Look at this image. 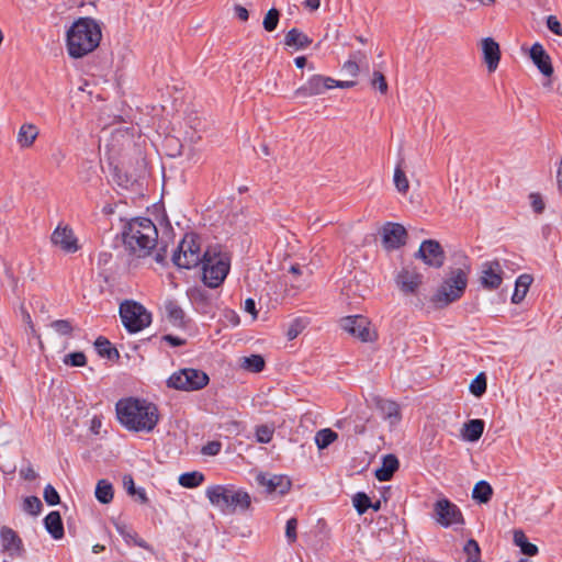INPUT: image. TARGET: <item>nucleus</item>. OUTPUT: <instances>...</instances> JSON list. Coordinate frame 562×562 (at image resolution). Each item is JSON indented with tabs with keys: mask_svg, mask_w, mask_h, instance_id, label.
<instances>
[{
	"mask_svg": "<svg viewBox=\"0 0 562 562\" xmlns=\"http://www.w3.org/2000/svg\"><path fill=\"white\" fill-rule=\"evenodd\" d=\"M115 409L121 425L131 431L150 432L159 422L158 407L146 400L122 398L116 403Z\"/></svg>",
	"mask_w": 562,
	"mask_h": 562,
	"instance_id": "obj_1",
	"label": "nucleus"
},
{
	"mask_svg": "<svg viewBox=\"0 0 562 562\" xmlns=\"http://www.w3.org/2000/svg\"><path fill=\"white\" fill-rule=\"evenodd\" d=\"M426 283H400V291L413 295L416 306L442 308L462 296L468 283H441L436 289H426Z\"/></svg>",
	"mask_w": 562,
	"mask_h": 562,
	"instance_id": "obj_2",
	"label": "nucleus"
},
{
	"mask_svg": "<svg viewBox=\"0 0 562 562\" xmlns=\"http://www.w3.org/2000/svg\"><path fill=\"white\" fill-rule=\"evenodd\" d=\"M101 38V27L94 19L79 18L66 33L67 52L72 58H82L99 46Z\"/></svg>",
	"mask_w": 562,
	"mask_h": 562,
	"instance_id": "obj_3",
	"label": "nucleus"
},
{
	"mask_svg": "<svg viewBox=\"0 0 562 562\" xmlns=\"http://www.w3.org/2000/svg\"><path fill=\"white\" fill-rule=\"evenodd\" d=\"M122 235L126 248L138 257L149 255L157 245L158 231L147 217L131 220L124 226Z\"/></svg>",
	"mask_w": 562,
	"mask_h": 562,
	"instance_id": "obj_4",
	"label": "nucleus"
},
{
	"mask_svg": "<svg viewBox=\"0 0 562 562\" xmlns=\"http://www.w3.org/2000/svg\"><path fill=\"white\" fill-rule=\"evenodd\" d=\"M205 496L212 506L226 515L244 513L251 506L249 493L232 484L211 485L206 488Z\"/></svg>",
	"mask_w": 562,
	"mask_h": 562,
	"instance_id": "obj_5",
	"label": "nucleus"
},
{
	"mask_svg": "<svg viewBox=\"0 0 562 562\" xmlns=\"http://www.w3.org/2000/svg\"><path fill=\"white\" fill-rule=\"evenodd\" d=\"M232 256L220 245L210 246L203 252L201 281H225L231 270Z\"/></svg>",
	"mask_w": 562,
	"mask_h": 562,
	"instance_id": "obj_6",
	"label": "nucleus"
},
{
	"mask_svg": "<svg viewBox=\"0 0 562 562\" xmlns=\"http://www.w3.org/2000/svg\"><path fill=\"white\" fill-rule=\"evenodd\" d=\"M119 313L122 324L131 334L143 330L151 323V314L140 303L133 300L122 301Z\"/></svg>",
	"mask_w": 562,
	"mask_h": 562,
	"instance_id": "obj_7",
	"label": "nucleus"
},
{
	"mask_svg": "<svg viewBox=\"0 0 562 562\" xmlns=\"http://www.w3.org/2000/svg\"><path fill=\"white\" fill-rule=\"evenodd\" d=\"M209 375L199 369L184 368L173 372L167 380V386L180 391H198L207 385Z\"/></svg>",
	"mask_w": 562,
	"mask_h": 562,
	"instance_id": "obj_8",
	"label": "nucleus"
},
{
	"mask_svg": "<svg viewBox=\"0 0 562 562\" xmlns=\"http://www.w3.org/2000/svg\"><path fill=\"white\" fill-rule=\"evenodd\" d=\"M436 521L442 527L463 525L464 518L460 508L448 498H440L434 504Z\"/></svg>",
	"mask_w": 562,
	"mask_h": 562,
	"instance_id": "obj_9",
	"label": "nucleus"
},
{
	"mask_svg": "<svg viewBox=\"0 0 562 562\" xmlns=\"http://www.w3.org/2000/svg\"><path fill=\"white\" fill-rule=\"evenodd\" d=\"M414 257L435 269L441 268L446 260L445 250L436 239L423 240Z\"/></svg>",
	"mask_w": 562,
	"mask_h": 562,
	"instance_id": "obj_10",
	"label": "nucleus"
},
{
	"mask_svg": "<svg viewBox=\"0 0 562 562\" xmlns=\"http://www.w3.org/2000/svg\"><path fill=\"white\" fill-rule=\"evenodd\" d=\"M447 279L445 281H468L471 272L469 257L462 250L450 254Z\"/></svg>",
	"mask_w": 562,
	"mask_h": 562,
	"instance_id": "obj_11",
	"label": "nucleus"
},
{
	"mask_svg": "<svg viewBox=\"0 0 562 562\" xmlns=\"http://www.w3.org/2000/svg\"><path fill=\"white\" fill-rule=\"evenodd\" d=\"M407 232L397 223H387L382 228V245L386 250H395L406 244Z\"/></svg>",
	"mask_w": 562,
	"mask_h": 562,
	"instance_id": "obj_12",
	"label": "nucleus"
},
{
	"mask_svg": "<svg viewBox=\"0 0 562 562\" xmlns=\"http://www.w3.org/2000/svg\"><path fill=\"white\" fill-rule=\"evenodd\" d=\"M335 79L322 75L312 76L303 86L294 92L295 97L308 98L324 93L334 88Z\"/></svg>",
	"mask_w": 562,
	"mask_h": 562,
	"instance_id": "obj_13",
	"label": "nucleus"
},
{
	"mask_svg": "<svg viewBox=\"0 0 562 562\" xmlns=\"http://www.w3.org/2000/svg\"><path fill=\"white\" fill-rule=\"evenodd\" d=\"M340 327L351 336L359 338L361 341H370L371 334L369 322L361 315L346 316L339 321Z\"/></svg>",
	"mask_w": 562,
	"mask_h": 562,
	"instance_id": "obj_14",
	"label": "nucleus"
},
{
	"mask_svg": "<svg viewBox=\"0 0 562 562\" xmlns=\"http://www.w3.org/2000/svg\"><path fill=\"white\" fill-rule=\"evenodd\" d=\"M50 240L53 245L57 246L66 254H74L79 249L78 239L68 225L63 226L59 224L54 229Z\"/></svg>",
	"mask_w": 562,
	"mask_h": 562,
	"instance_id": "obj_15",
	"label": "nucleus"
},
{
	"mask_svg": "<svg viewBox=\"0 0 562 562\" xmlns=\"http://www.w3.org/2000/svg\"><path fill=\"white\" fill-rule=\"evenodd\" d=\"M222 283H196L188 289L187 294L191 302L196 304H211L218 297L217 289Z\"/></svg>",
	"mask_w": 562,
	"mask_h": 562,
	"instance_id": "obj_16",
	"label": "nucleus"
},
{
	"mask_svg": "<svg viewBox=\"0 0 562 562\" xmlns=\"http://www.w3.org/2000/svg\"><path fill=\"white\" fill-rule=\"evenodd\" d=\"M257 482L260 486H263L269 494L278 493L283 495L291 488V481L285 475H272L268 477L265 474H259Z\"/></svg>",
	"mask_w": 562,
	"mask_h": 562,
	"instance_id": "obj_17",
	"label": "nucleus"
},
{
	"mask_svg": "<svg viewBox=\"0 0 562 562\" xmlns=\"http://www.w3.org/2000/svg\"><path fill=\"white\" fill-rule=\"evenodd\" d=\"M0 538L3 551L10 557H20L23 553L22 540L13 529L2 527Z\"/></svg>",
	"mask_w": 562,
	"mask_h": 562,
	"instance_id": "obj_18",
	"label": "nucleus"
},
{
	"mask_svg": "<svg viewBox=\"0 0 562 562\" xmlns=\"http://www.w3.org/2000/svg\"><path fill=\"white\" fill-rule=\"evenodd\" d=\"M481 48L483 53V60L486 64L487 70L494 72L499 64L501 49L497 42L492 37H485L481 42Z\"/></svg>",
	"mask_w": 562,
	"mask_h": 562,
	"instance_id": "obj_19",
	"label": "nucleus"
},
{
	"mask_svg": "<svg viewBox=\"0 0 562 562\" xmlns=\"http://www.w3.org/2000/svg\"><path fill=\"white\" fill-rule=\"evenodd\" d=\"M510 279H513V276L506 274L504 266L498 260L486 261L481 266L479 281H504Z\"/></svg>",
	"mask_w": 562,
	"mask_h": 562,
	"instance_id": "obj_20",
	"label": "nucleus"
},
{
	"mask_svg": "<svg viewBox=\"0 0 562 562\" xmlns=\"http://www.w3.org/2000/svg\"><path fill=\"white\" fill-rule=\"evenodd\" d=\"M530 58L543 76H552L553 67L551 64V58L540 43H535L531 46Z\"/></svg>",
	"mask_w": 562,
	"mask_h": 562,
	"instance_id": "obj_21",
	"label": "nucleus"
},
{
	"mask_svg": "<svg viewBox=\"0 0 562 562\" xmlns=\"http://www.w3.org/2000/svg\"><path fill=\"white\" fill-rule=\"evenodd\" d=\"M165 314L168 322L176 328H186L187 319L184 311L178 305L177 302L168 300L164 305Z\"/></svg>",
	"mask_w": 562,
	"mask_h": 562,
	"instance_id": "obj_22",
	"label": "nucleus"
},
{
	"mask_svg": "<svg viewBox=\"0 0 562 562\" xmlns=\"http://www.w3.org/2000/svg\"><path fill=\"white\" fill-rule=\"evenodd\" d=\"M374 403L376 409L380 412L383 418L389 419L392 425L401 419L400 407L397 403L382 397H375Z\"/></svg>",
	"mask_w": 562,
	"mask_h": 562,
	"instance_id": "obj_23",
	"label": "nucleus"
},
{
	"mask_svg": "<svg viewBox=\"0 0 562 562\" xmlns=\"http://www.w3.org/2000/svg\"><path fill=\"white\" fill-rule=\"evenodd\" d=\"M398 460L394 454H386L383 458L382 467L375 470V477L380 482L391 480L394 472L398 469Z\"/></svg>",
	"mask_w": 562,
	"mask_h": 562,
	"instance_id": "obj_24",
	"label": "nucleus"
},
{
	"mask_svg": "<svg viewBox=\"0 0 562 562\" xmlns=\"http://www.w3.org/2000/svg\"><path fill=\"white\" fill-rule=\"evenodd\" d=\"M114 527L116 531L123 537V539L130 543L133 542L135 546L143 548L147 551H153L150 544H148L144 539H140L136 532H134L127 525L121 521H115Z\"/></svg>",
	"mask_w": 562,
	"mask_h": 562,
	"instance_id": "obj_25",
	"label": "nucleus"
},
{
	"mask_svg": "<svg viewBox=\"0 0 562 562\" xmlns=\"http://www.w3.org/2000/svg\"><path fill=\"white\" fill-rule=\"evenodd\" d=\"M44 525L54 539H61L64 537V526L59 512H50L45 517Z\"/></svg>",
	"mask_w": 562,
	"mask_h": 562,
	"instance_id": "obj_26",
	"label": "nucleus"
},
{
	"mask_svg": "<svg viewBox=\"0 0 562 562\" xmlns=\"http://www.w3.org/2000/svg\"><path fill=\"white\" fill-rule=\"evenodd\" d=\"M311 43L312 40L295 27L291 29L284 37V44L289 47H294L295 49H304L311 45Z\"/></svg>",
	"mask_w": 562,
	"mask_h": 562,
	"instance_id": "obj_27",
	"label": "nucleus"
},
{
	"mask_svg": "<svg viewBox=\"0 0 562 562\" xmlns=\"http://www.w3.org/2000/svg\"><path fill=\"white\" fill-rule=\"evenodd\" d=\"M171 259H172V262L178 268L191 269V268H194L202 263L203 256L202 257H196V256L191 257L190 252L181 251V250H179V247H178L177 250L173 251Z\"/></svg>",
	"mask_w": 562,
	"mask_h": 562,
	"instance_id": "obj_28",
	"label": "nucleus"
},
{
	"mask_svg": "<svg viewBox=\"0 0 562 562\" xmlns=\"http://www.w3.org/2000/svg\"><path fill=\"white\" fill-rule=\"evenodd\" d=\"M484 431V420L471 419L463 425L462 436L470 442L477 441Z\"/></svg>",
	"mask_w": 562,
	"mask_h": 562,
	"instance_id": "obj_29",
	"label": "nucleus"
},
{
	"mask_svg": "<svg viewBox=\"0 0 562 562\" xmlns=\"http://www.w3.org/2000/svg\"><path fill=\"white\" fill-rule=\"evenodd\" d=\"M94 347L98 355L102 358H106L109 360H117L120 358L117 349L112 346L109 339L102 336L95 339Z\"/></svg>",
	"mask_w": 562,
	"mask_h": 562,
	"instance_id": "obj_30",
	"label": "nucleus"
},
{
	"mask_svg": "<svg viewBox=\"0 0 562 562\" xmlns=\"http://www.w3.org/2000/svg\"><path fill=\"white\" fill-rule=\"evenodd\" d=\"M38 135L36 126L33 124H23L18 133V143L21 147H30Z\"/></svg>",
	"mask_w": 562,
	"mask_h": 562,
	"instance_id": "obj_31",
	"label": "nucleus"
},
{
	"mask_svg": "<svg viewBox=\"0 0 562 562\" xmlns=\"http://www.w3.org/2000/svg\"><path fill=\"white\" fill-rule=\"evenodd\" d=\"M179 250L190 252V256L202 257L199 237L194 234H187L179 244Z\"/></svg>",
	"mask_w": 562,
	"mask_h": 562,
	"instance_id": "obj_32",
	"label": "nucleus"
},
{
	"mask_svg": "<svg viewBox=\"0 0 562 562\" xmlns=\"http://www.w3.org/2000/svg\"><path fill=\"white\" fill-rule=\"evenodd\" d=\"M514 543L519 547L521 552L526 555L533 557L538 553V547L528 541L522 530L514 531Z\"/></svg>",
	"mask_w": 562,
	"mask_h": 562,
	"instance_id": "obj_33",
	"label": "nucleus"
},
{
	"mask_svg": "<svg viewBox=\"0 0 562 562\" xmlns=\"http://www.w3.org/2000/svg\"><path fill=\"white\" fill-rule=\"evenodd\" d=\"M266 361L260 355H251L240 359V367L249 372L259 373L265 369Z\"/></svg>",
	"mask_w": 562,
	"mask_h": 562,
	"instance_id": "obj_34",
	"label": "nucleus"
},
{
	"mask_svg": "<svg viewBox=\"0 0 562 562\" xmlns=\"http://www.w3.org/2000/svg\"><path fill=\"white\" fill-rule=\"evenodd\" d=\"M205 480V476L202 472L192 471L186 472L181 474L178 479V482L181 486L186 488H194L200 486Z\"/></svg>",
	"mask_w": 562,
	"mask_h": 562,
	"instance_id": "obj_35",
	"label": "nucleus"
},
{
	"mask_svg": "<svg viewBox=\"0 0 562 562\" xmlns=\"http://www.w3.org/2000/svg\"><path fill=\"white\" fill-rule=\"evenodd\" d=\"M113 486L106 480H100L95 487V497L101 504H109L113 499Z\"/></svg>",
	"mask_w": 562,
	"mask_h": 562,
	"instance_id": "obj_36",
	"label": "nucleus"
},
{
	"mask_svg": "<svg viewBox=\"0 0 562 562\" xmlns=\"http://www.w3.org/2000/svg\"><path fill=\"white\" fill-rule=\"evenodd\" d=\"M492 495L493 488L486 481L477 482L472 491V497L483 504L490 502Z\"/></svg>",
	"mask_w": 562,
	"mask_h": 562,
	"instance_id": "obj_37",
	"label": "nucleus"
},
{
	"mask_svg": "<svg viewBox=\"0 0 562 562\" xmlns=\"http://www.w3.org/2000/svg\"><path fill=\"white\" fill-rule=\"evenodd\" d=\"M403 161H404V159L401 158L395 170H394L393 180H394V184H395L397 191L401 193H406L409 189V183H408L407 177L402 167Z\"/></svg>",
	"mask_w": 562,
	"mask_h": 562,
	"instance_id": "obj_38",
	"label": "nucleus"
},
{
	"mask_svg": "<svg viewBox=\"0 0 562 562\" xmlns=\"http://www.w3.org/2000/svg\"><path fill=\"white\" fill-rule=\"evenodd\" d=\"M338 435L329 429H321L315 435V442L318 449H325L337 439Z\"/></svg>",
	"mask_w": 562,
	"mask_h": 562,
	"instance_id": "obj_39",
	"label": "nucleus"
},
{
	"mask_svg": "<svg viewBox=\"0 0 562 562\" xmlns=\"http://www.w3.org/2000/svg\"><path fill=\"white\" fill-rule=\"evenodd\" d=\"M463 551L467 554L465 562H482L481 549L476 540L469 539L463 547Z\"/></svg>",
	"mask_w": 562,
	"mask_h": 562,
	"instance_id": "obj_40",
	"label": "nucleus"
},
{
	"mask_svg": "<svg viewBox=\"0 0 562 562\" xmlns=\"http://www.w3.org/2000/svg\"><path fill=\"white\" fill-rule=\"evenodd\" d=\"M352 503L360 515L364 514L372 506L370 497L363 492L356 493L352 497Z\"/></svg>",
	"mask_w": 562,
	"mask_h": 562,
	"instance_id": "obj_41",
	"label": "nucleus"
},
{
	"mask_svg": "<svg viewBox=\"0 0 562 562\" xmlns=\"http://www.w3.org/2000/svg\"><path fill=\"white\" fill-rule=\"evenodd\" d=\"M280 19V11L271 8L263 18L262 26L267 32H272L277 29Z\"/></svg>",
	"mask_w": 562,
	"mask_h": 562,
	"instance_id": "obj_42",
	"label": "nucleus"
},
{
	"mask_svg": "<svg viewBox=\"0 0 562 562\" xmlns=\"http://www.w3.org/2000/svg\"><path fill=\"white\" fill-rule=\"evenodd\" d=\"M42 509V502L36 496H27L23 502V510L30 515H38Z\"/></svg>",
	"mask_w": 562,
	"mask_h": 562,
	"instance_id": "obj_43",
	"label": "nucleus"
},
{
	"mask_svg": "<svg viewBox=\"0 0 562 562\" xmlns=\"http://www.w3.org/2000/svg\"><path fill=\"white\" fill-rule=\"evenodd\" d=\"M282 269H288V271L292 274L293 278H308L312 270L308 265H292L290 263L288 267L285 265L282 266Z\"/></svg>",
	"mask_w": 562,
	"mask_h": 562,
	"instance_id": "obj_44",
	"label": "nucleus"
},
{
	"mask_svg": "<svg viewBox=\"0 0 562 562\" xmlns=\"http://www.w3.org/2000/svg\"><path fill=\"white\" fill-rule=\"evenodd\" d=\"M486 391V378L484 373H480L470 383V392L475 396H481Z\"/></svg>",
	"mask_w": 562,
	"mask_h": 562,
	"instance_id": "obj_45",
	"label": "nucleus"
},
{
	"mask_svg": "<svg viewBox=\"0 0 562 562\" xmlns=\"http://www.w3.org/2000/svg\"><path fill=\"white\" fill-rule=\"evenodd\" d=\"M306 321L303 318H295L289 326L286 337L289 340L295 339L306 327Z\"/></svg>",
	"mask_w": 562,
	"mask_h": 562,
	"instance_id": "obj_46",
	"label": "nucleus"
},
{
	"mask_svg": "<svg viewBox=\"0 0 562 562\" xmlns=\"http://www.w3.org/2000/svg\"><path fill=\"white\" fill-rule=\"evenodd\" d=\"M50 327L60 336H70L74 327L68 319H57L50 323Z\"/></svg>",
	"mask_w": 562,
	"mask_h": 562,
	"instance_id": "obj_47",
	"label": "nucleus"
},
{
	"mask_svg": "<svg viewBox=\"0 0 562 562\" xmlns=\"http://www.w3.org/2000/svg\"><path fill=\"white\" fill-rule=\"evenodd\" d=\"M274 429L268 425H260L256 428V439L260 443H268L273 437Z\"/></svg>",
	"mask_w": 562,
	"mask_h": 562,
	"instance_id": "obj_48",
	"label": "nucleus"
},
{
	"mask_svg": "<svg viewBox=\"0 0 562 562\" xmlns=\"http://www.w3.org/2000/svg\"><path fill=\"white\" fill-rule=\"evenodd\" d=\"M64 363L71 367H83L87 363V358L81 351L71 352L65 356Z\"/></svg>",
	"mask_w": 562,
	"mask_h": 562,
	"instance_id": "obj_49",
	"label": "nucleus"
},
{
	"mask_svg": "<svg viewBox=\"0 0 562 562\" xmlns=\"http://www.w3.org/2000/svg\"><path fill=\"white\" fill-rule=\"evenodd\" d=\"M514 292L512 294V302L514 304H519L529 291L530 283H514Z\"/></svg>",
	"mask_w": 562,
	"mask_h": 562,
	"instance_id": "obj_50",
	"label": "nucleus"
},
{
	"mask_svg": "<svg viewBox=\"0 0 562 562\" xmlns=\"http://www.w3.org/2000/svg\"><path fill=\"white\" fill-rule=\"evenodd\" d=\"M43 497H44L45 502L50 506L57 505L60 502L58 492L50 484H47L44 487Z\"/></svg>",
	"mask_w": 562,
	"mask_h": 562,
	"instance_id": "obj_51",
	"label": "nucleus"
},
{
	"mask_svg": "<svg viewBox=\"0 0 562 562\" xmlns=\"http://www.w3.org/2000/svg\"><path fill=\"white\" fill-rule=\"evenodd\" d=\"M371 85L372 87L378 88L381 93H386L387 91V82L381 71L376 70L373 72Z\"/></svg>",
	"mask_w": 562,
	"mask_h": 562,
	"instance_id": "obj_52",
	"label": "nucleus"
},
{
	"mask_svg": "<svg viewBox=\"0 0 562 562\" xmlns=\"http://www.w3.org/2000/svg\"><path fill=\"white\" fill-rule=\"evenodd\" d=\"M296 528H297V519L296 518H290L286 521L285 526V537L290 543H293L296 541Z\"/></svg>",
	"mask_w": 562,
	"mask_h": 562,
	"instance_id": "obj_53",
	"label": "nucleus"
},
{
	"mask_svg": "<svg viewBox=\"0 0 562 562\" xmlns=\"http://www.w3.org/2000/svg\"><path fill=\"white\" fill-rule=\"evenodd\" d=\"M222 443L220 441H210L202 447L201 452L204 456H216L220 453Z\"/></svg>",
	"mask_w": 562,
	"mask_h": 562,
	"instance_id": "obj_54",
	"label": "nucleus"
},
{
	"mask_svg": "<svg viewBox=\"0 0 562 562\" xmlns=\"http://www.w3.org/2000/svg\"><path fill=\"white\" fill-rule=\"evenodd\" d=\"M530 204L533 211L538 214L542 213L544 210V202L539 193H531L529 195Z\"/></svg>",
	"mask_w": 562,
	"mask_h": 562,
	"instance_id": "obj_55",
	"label": "nucleus"
},
{
	"mask_svg": "<svg viewBox=\"0 0 562 562\" xmlns=\"http://www.w3.org/2000/svg\"><path fill=\"white\" fill-rule=\"evenodd\" d=\"M547 26L548 29L554 33L555 35H559V36H562V25L561 23L558 21L557 16L554 15H549L547 18Z\"/></svg>",
	"mask_w": 562,
	"mask_h": 562,
	"instance_id": "obj_56",
	"label": "nucleus"
},
{
	"mask_svg": "<svg viewBox=\"0 0 562 562\" xmlns=\"http://www.w3.org/2000/svg\"><path fill=\"white\" fill-rule=\"evenodd\" d=\"M342 71L351 77H356L359 72V66L355 60H347L342 66Z\"/></svg>",
	"mask_w": 562,
	"mask_h": 562,
	"instance_id": "obj_57",
	"label": "nucleus"
},
{
	"mask_svg": "<svg viewBox=\"0 0 562 562\" xmlns=\"http://www.w3.org/2000/svg\"><path fill=\"white\" fill-rule=\"evenodd\" d=\"M161 339L166 342H168L169 345H171L172 347H179V346H183L186 344V339H182L178 336H173V335H164L161 337Z\"/></svg>",
	"mask_w": 562,
	"mask_h": 562,
	"instance_id": "obj_58",
	"label": "nucleus"
},
{
	"mask_svg": "<svg viewBox=\"0 0 562 562\" xmlns=\"http://www.w3.org/2000/svg\"><path fill=\"white\" fill-rule=\"evenodd\" d=\"M20 475H21V477H23L26 481H33V480H35L37 477V473L32 468V465H27L25 468H22L20 470Z\"/></svg>",
	"mask_w": 562,
	"mask_h": 562,
	"instance_id": "obj_59",
	"label": "nucleus"
},
{
	"mask_svg": "<svg viewBox=\"0 0 562 562\" xmlns=\"http://www.w3.org/2000/svg\"><path fill=\"white\" fill-rule=\"evenodd\" d=\"M123 484H124V487L126 488V492L128 495L136 494L137 488L135 487L134 480H133L132 475H125L123 477Z\"/></svg>",
	"mask_w": 562,
	"mask_h": 562,
	"instance_id": "obj_60",
	"label": "nucleus"
},
{
	"mask_svg": "<svg viewBox=\"0 0 562 562\" xmlns=\"http://www.w3.org/2000/svg\"><path fill=\"white\" fill-rule=\"evenodd\" d=\"M244 310L252 315V319L257 318L258 312L256 310V303L252 299L249 297L245 301Z\"/></svg>",
	"mask_w": 562,
	"mask_h": 562,
	"instance_id": "obj_61",
	"label": "nucleus"
},
{
	"mask_svg": "<svg viewBox=\"0 0 562 562\" xmlns=\"http://www.w3.org/2000/svg\"><path fill=\"white\" fill-rule=\"evenodd\" d=\"M273 286H274V293H277L278 291H283L284 292V295L282 296V299H284L285 296H289V295H293L294 293H291V290L293 289V285L290 286V289L288 288V283H283V282H280V283H272Z\"/></svg>",
	"mask_w": 562,
	"mask_h": 562,
	"instance_id": "obj_62",
	"label": "nucleus"
},
{
	"mask_svg": "<svg viewBox=\"0 0 562 562\" xmlns=\"http://www.w3.org/2000/svg\"><path fill=\"white\" fill-rule=\"evenodd\" d=\"M234 11L237 15V18L240 20V21H247L248 18H249V12L246 8H244L243 5L240 4H235L234 7Z\"/></svg>",
	"mask_w": 562,
	"mask_h": 562,
	"instance_id": "obj_63",
	"label": "nucleus"
},
{
	"mask_svg": "<svg viewBox=\"0 0 562 562\" xmlns=\"http://www.w3.org/2000/svg\"><path fill=\"white\" fill-rule=\"evenodd\" d=\"M305 8L315 11L321 7V0H304Z\"/></svg>",
	"mask_w": 562,
	"mask_h": 562,
	"instance_id": "obj_64",
	"label": "nucleus"
}]
</instances>
